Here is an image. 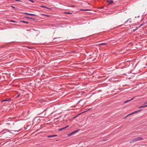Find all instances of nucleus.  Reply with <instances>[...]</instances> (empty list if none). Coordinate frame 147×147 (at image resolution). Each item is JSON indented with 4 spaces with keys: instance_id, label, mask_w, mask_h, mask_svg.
Segmentation results:
<instances>
[{
    "instance_id": "9",
    "label": "nucleus",
    "mask_w": 147,
    "mask_h": 147,
    "mask_svg": "<svg viewBox=\"0 0 147 147\" xmlns=\"http://www.w3.org/2000/svg\"><path fill=\"white\" fill-rule=\"evenodd\" d=\"M106 43H101L100 44V45H106Z\"/></svg>"
},
{
    "instance_id": "11",
    "label": "nucleus",
    "mask_w": 147,
    "mask_h": 147,
    "mask_svg": "<svg viewBox=\"0 0 147 147\" xmlns=\"http://www.w3.org/2000/svg\"><path fill=\"white\" fill-rule=\"evenodd\" d=\"M8 100V99H5V100H3L2 101V102H3L4 101H7Z\"/></svg>"
},
{
    "instance_id": "21",
    "label": "nucleus",
    "mask_w": 147,
    "mask_h": 147,
    "mask_svg": "<svg viewBox=\"0 0 147 147\" xmlns=\"http://www.w3.org/2000/svg\"><path fill=\"white\" fill-rule=\"evenodd\" d=\"M25 18H28L29 19V17H25Z\"/></svg>"
},
{
    "instance_id": "19",
    "label": "nucleus",
    "mask_w": 147,
    "mask_h": 147,
    "mask_svg": "<svg viewBox=\"0 0 147 147\" xmlns=\"http://www.w3.org/2000/svg\"><path fill=\"white\" fill-rule=\"evenodd\" d=\"M142 110V109H140V110H138V112H140V111H141Z\"/></svg>"
},
{
    "instance_id": "16",
    "label": "nucleus",
    "mask_w": 147,
    "mask_h": 147,
    "mask_svg": "<svg viewBox=\"0 0 147 147\" xmlns=\"http://www.w3.org/2000/svg\"><path fill=\"white\" fill-rule=\"evenodd\" d=\"M43 15V16H46L47 17H49V16L48 15H45V14H42Z\"/></svg>"
},
{
    "instance_id": "14",
    "label": "nucleus",
    "mask_w": 147,
    "mask_h": 147,
    "mask_svg": "<svg viewBox=\"0 0 147 147\" xmlns=\"http://www.w3.org/2000/svg\"><path fill=\"white\" fill-rule=\"evenodd\" d=\"M76 6H77L76 5H71L70 6V7H75Z\"/></svg>"
},
{
    "instance_id": "30",
    "label": "nucleus",
    "mask_w": 147,
    "mask_h": 147,
    "mask_svg": "<svg viewBox=\"0 0 147 147\" xmlns=\"http://www.w3.org/2000/svg\"><path fill=\"white\" fill-rule=\"evenodd\" d=\"M69 13V12H67V13Z\"/></svg>"
},
{
    "instance_id": "4",
    "label": "nucleus",
    "mask_w": 147,
    "mask_h": 147,
    "mask_svg": "<svg viewBox=\"0 0 147 147\" xmlns=\"http://www.w3.org/2000/svg\"><path fill=\"white\" fill-rule=\"evenodd\" d=\"M57 136V135H50L47 136V137L48 138H51L53 137H56Z\"/></svg>"
},
{
    "instance_id": "28",
    "label": "nucleus",
    "mask_w": 147,
    "mask_h": 147,
    "mask_svg": "<svg viewBox=\"0 0 147 147\" xmlns=\"http://www.w3.org/2000/svg\"><path fill=\"white\" fill-rule=\"evenodd\" d=\"M11 22H15V21H11Z\"/></svg>"
},
{
    "instance_id": "1",
    "label": "nucleus",
    "mask_w": 147,
    "mask_h": 147,
    "mask_svg": "<svg viewBox=\"0 0 147 147\" xmlns=\"http://www.w3.org/2000/svg\"><path fill=\"white\" fill-rule=\"evenodd\" d=\"M142 140V138L141 137H138L136 138H135L131 142H134L135 141H138L141 140Z\"/></svg>"
},
{
    "instance_id": "6",
    "label": "nucleus",
    "mask_w": 147,
    "mask_h": 147,
    "mask_svg": "<svg viewBox=\"0 0 147 147\" xmlns=\"http://www.w3.org/2000/svg\"><path fill=\"white\" fill-rule=\"evenodd\" d=\"M147 106V105H146L145 104L143 105H142L141 106H140L138 107V108H142L143 107H145Z\"/></svg>"
},
{
    "instance_id": "24",
    "label": "nucleus",
    "mask_w": 147,
    "mask_h": 147,
    "mask_svg": "<svg viewBox=\"0 0 147 147\" xmlns=\"http://www.w3.org/2000/svg\"><path fill=\"white\" fill-rule=\"evenodd\" d=\"M16 1H20V0H15Z\"/></svg>"
},
{
    "instance_id": "3",
    "label": "nucleus",
    "mask_w": 147,
    "mask_h": 147,
    "mask_svg": "<svg viewBox=\"0 0 147 147\" xmlns=\"http://www.w3.org/2000/svg\"><path fill=\"white\" fill-rule=\"evenodd\" d=\"M107 2L109 3V5L113 3V0L109 1L108 0L107 1Z\"/></svg>"
},
{
    "instance_id": "31",
    "label": "nucleus",
    "mask_w": 147,
    "mask_h": 147,
    "mask_svg": "<svg viewBox=\"0 0 147 147\" xmlns=\"http://www.w3.org/2000/svg\"><path fill=\"white\" fill-rule=\"evenodd\" d=\"M69 14H71V13H69Z\"/></svg>"
},
{
    "instance_id": "20",
    "label": "nucleus",
    "mask_w": 147,
    "mask_h": 147,
    "mask_svg": "<svg viewBox=\"0 0 147 147\" xmlns=\"http://www.w3.org/2000/svg\"><path fill=\"white\" fill-rule=\"evenodd\" d=\"M29 19H33L32 18H30V17H29Z\"/></svg>"
},
{
    "instance_id": "12",
    "label": "nucleus",
    "mask_w": 147,
    "mask_h": 147,
    "mask_svg": "<svg viewBox=\"0 0 147 147\" xmlns=\"http://www.w3.org/2000/svg\"><path fill=\"white\" fill-rule=\"evenodd\" d=\"M40 7H43V8H47V7L45 6H44V5H41L40 6Z\"/></svg>"
},
{
    "instance_id": "10",
    "label": "nucleus",
    "mask_w": 147,
    "mask_h": 147,
    "mask_svg": "<svg viewBox=\"0 0 147 147\" xmlns=\"http://www.w3.org/2000/svg\"><path fill=\"white\" fill-rule=\"evenodd\" d=\"M65 129V128H64H64H61V129H59V131H61L63 129Z\"/></svg>"
},
{
    "instance_id": "22",
    "label": "nucleus",
    "mask_w": 147,
    "mask_h": 147,
    "mask_svg": "<svg viewBox=\"0 0 147 147\" xmlns=\"http://www.w3.org/2000/svg\"><path fill=\"white\" fill-rule=\"evenodd\" d=\"M20 96V94H18L16 96L17 97H18Z\"/></svg>"
},
{
    "instance_id": "5",
    "label": "nucleus",
    "mask_w": 147,
    "mask_h": 147,
    "mask_svg": "<svg viewBox=\"0 0 147 147\" xmlns=\"http://www.w3.org/2000/svg\"><path fill=\"white\" fill-rule=\"evenodd\" d=\"M25 13V14L28 15H30V16H36L35 14H34L28 13Z\"/></svg>"
},
{
    "instance_id": "32",
    "label": "nucleus",
    "mask_w": 147,
    "mask_h": 147,
    "mask_svg": "<svg viewBox=\"0 0 147 147\" xmlns=\"http://www.w3.org/2000/svg\"><path fill=\"white\" fill-rule=\"evenodd\" d=\"M76 117H74V118H75Z\"/></svg>"
},
{
    "instance_id": "29",
    "label": "nucleus",
    "mask_w": 147,
    "mask_h": 147,
    "mask_svg": "<svg viewBox=\"0 0 147 147\" xmlns=\"http://www.w3.org/2000/svg\"><path fill=\"white\" fill-rule=\"evenodd\" d=\"M136 30V29L135 30H134V31H135Z\"/></svg>"
},
{
    "instance_id": "25",
    "label": "nucleus",
    "mask_w": 147,
    "mask_h": 147,
    "mask_svg": "<svg viewBox=\"0 0 147 147\" xmlns=\"http://www.w3.org/2000/svg\"><path fill=\"white\" fill-rule=\"evenodd\" d=\"M131 114H134V112H133L132 113H131Z\"/></svg>"
},
{
    "instance_id": "13",
    "label": "nucleus",
    "mask_w": 147,
    "mask_h": 147,
    "mask_svg": "<svg viewBox=\"0 0 147 147\" xmlns=\"http://www.w3.org/2000/svg\"><path fill=\"white\" fill-rule=\"evenodd\" d=\"M81 11H88V9H80Z\"/></svg>"
},
{
    "instance_id": "15",
    "label": "nucleus",
    "mask_w": 147,
    "mask_h": 147,
    "mask_svg": "<svg viewBox=\"0 0 147 147\" xmlns=\"http://www.w3.org/2000/svg\"><path fill=\"white\" fill-rule=\"evenodd\" d=\"M30 2L33 3L34 2V1L33 0H28Z\"/></svg>"
},
{
    "instance_id": "26",
    "label": "nucleus",
    "mask_w": 147,
    "mask_h": 147,
    "mask_svg": "<svg viewBox=\"0 0 147 147\" xmlns=\"http://www.w3.org/2000/svg\"><path fill=\"white\" fill-rule=\"evenodd\" d=\"M129 116V114H128V115H127L125 117H128Z\"/></svg>"
},
{
    "instance_id": "2",
    "label": "nucleus",
    "mask_w": 147,
    "mask_h": 147,
    "mask_svg": "<svg viewBox=\"0 0 147 147\" xmlns=\"http://www.w3.org/2000/svg\"><path fill=\"white\" fill-rule=\"evenodd\" d=\"M78 131V130H76L75 131H73V132H71V133H70V134H69L68 135V136H72V135H74V134H75Z\"/></svg>"
},
{
    "instance_id": "27",
    "label": "nucleus",
    "mask_w": 147,
    "mask_h": 147,
    "mask_svg": "<svg viewBox=\"0 0 147 147\" xmlns=\"http://www.w3.org/2000/svg\"><path fill=\"white\" fill-rule=\"evenodd\" d=\"M132 115V114H131V113H130V114H129V115Z\"/></svg>"
},
{
    "instance_id": "18",
    "label": "nucleus",
    "mask_w": 147,
    "mask_h": 147,
    "mask_svg": "<svg viewBox=\"0 0 147 147\" xmlns=\"http://www.w3.org/2000/svg\"><path fill=\"white\" fill-rule=\"evenodd\" d=\"M69 127V126L68 125H67L65 127H64V128L65 129V128H67V127Z\"/></svg>"
},
{
    "instance_id": "23",
    "label": "nucleus",
    "mask_w": 147,
    "mask_h": 147,
    "mask_svg": "<svg viewBox=\"0 0 147 147\" xmlns=\"http://www.w3.org/2000/svg\"><path fill=\"white\" fill-rule=\"evenodd\" d=\"M47 8V9H51V8H49V7H47V8Z\"/></svg>"
},
{
    "instance_id": "8",
    "label": "nucleus",
    "mask_w": 147,
    "mask_h": 147,
    "mask_svg": "<svg viewBox=\"0 0 147 147\" xmlns=\"http://www.w3.org/2000/svg\"><path fill=\"white\" fill-rule=\"evenodd\" d=\"M21 22H23V23H26V24H28V22H26V21H21Z\"/></svg>"
},
{
    "instance_id": "17",
    "label": "nucleus",
    "mask_w": 147,
    "mask_h": 147,
    "mask_svg": "<svg viewBox=\"0 0 147 147\" xmlns=\"http://www.w3.org/2000/svg\"><path fill=\"white\" fill-rule=\"evenodd\" d=\"M134 113H138V111H134Z\"/></svg>"
},
{
    "instance_id": "7",
    "label": "nucleus",
    "mask_w": 147,
    "mask_h": 147,
    "mask_svg": "<svg viewBox=\"0 0 147 147\" xmlns=\"http://www.w3.org/2000/svg\"><path fill=\"white\" fill-rule=\"evenodd\" d=\"M134 98H132L130 100H127L125 101L124 103H126V102H128L129 101H130L133 100L134 99Z\"/></svg>"
}]
</instances>
